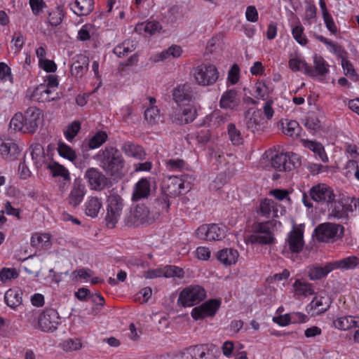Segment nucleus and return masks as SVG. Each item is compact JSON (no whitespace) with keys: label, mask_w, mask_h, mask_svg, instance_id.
Segmentation results:
<instances>
[{"label":"nucleus","mask_w":359,"mask_h":359,"mask_svg":"<svg viewBox=\"0 0 359 359\" xmlns=\"http://www.w3.org/2000/svg\"><path fill=\"white\" fill-rule=\"evenodd\" d=\"M100 167L114 180H121L124 176L126 161L120 151L114 147H106L97 155Z\"/></svg>","instance_id":"f257e3e1"},{"label":"nucleus","mask_w":359,"mask_h":359,"mask_svg":"<svg viewBox=\"0 0 359 359\" xmlns=\"http://www.w3.org/2000/svg\"><path fill=\"white\" fill-rule=\"evenodd\" d=\"M158 217L157 212H151L144 204H137L130 209L126 219V223L129 226L149 225L154 222Z\"/></svg>","instance_id":"f03ea898"},{"label":"nucleus","mask_w":359,"mask_h":359,"mask_svg":"<svg viewBox=\"0 0 359 359\" xmlns=\"http://www.w3.org/2000/svg\"><path fill=\"white\" fill-rule=\"evenodd\" d=\"M192 74L196 83L202 86L214 84L219 78L217 67L211 64H201L193 69Z\"/></svg>","instance_id":"7ed1b4c3"},{"label":"nucleus","mask_w":359,"mask_h":359,"mask_svg":"<svg viewBox=\"0 0 359 359\" xmlns=\"http://www.w3.org/2000/svg\"><path fill=\"white\" fill-rule=\"evenodd\" d=\"M172 95L173 100L181 107L194 102L198 97V91L194 84L186 82L174 88Z\"/></svg>","instance_id":"20e7f679"},{"label":"nucleus","mask_w":359,"mask_h":359,"mask_svg":"<svg viewBox=\"0 0 359 359\" xmlns=\"http://www.w3.org/2000/svg\"><path fill=\"white\" fill-rule=\"evenodd\" d=\"M123 200L117 194H111L107 198V208L105 220L109 228L115 227L123 208Z\"/></svg>","instance_id":"39448f33"},{"label":"nucleus","mask_w":359,"mask_h":359,"mask_svg":"<svg viewBox=\"0 0 359 359\" xmlns=\"http://www.w3.org/2000/svg\"><path fill=\"white\" fill-rule=\"evenodd\" d=\"M315 232L318 241L329 242L342 238L344 228L339 224L326 222L318 225L315 229Z\"/></svg>","instance_id":"423d86ee"},{"label":"nucleus","mask_w":359,"mask_h":359,"mask_svg":"<svg viewBox=\"0 0 359 359\" xmlns=\"http://www.w3.org/2000/svg\"><path fill=\"white\" fill-rule=\"evenodd\" d=\"M206 297V292L200 285H190L183 289L179 296L178 303L184 307L198 304Z\"/></svg>","instance_id":"0eeeda50"},{"label":"nucleus","mask_w":359,"mask_h":359,"mask_svg":"<svg viewBox=\"0 0 359 359\" xmlns=\"http://www.w3.org/2000/svg\"><path fill=\"white\" fill-rule=\"evenodd\" d=\"M313 36L318 41L323 43L327 46H330L332 48V51L341 59V65L344 70L346 72V74H349L351 76L355 75V70L353 65L346 60L348 53L340 44L334 43L322 35L314 34Z\"/></svg>","instance_id":"6e6552de"},{"label":"nucleus","mask_w":359,"mask_h":359,"mask_svg":"<svg viewBox=\"0 0 359 359\" xmlns=\"http://www.w3.org/2000/svg\"><path fill=\"white\" fill-rule=\"evenodd\" d=\"M183 109L172 108L169 112V119L179 125L187 124L195 120L197 116V110L194 105L187 104Z\"/></svg>","instance_id":"1a4fd4ad"},{"label":"nucleus","mask_w":359,"mask_h":359,"mask_svg":"<svg viewBox=\"0 0 359 359\" xmlns=\"http://www.w3.org/2000/svg\"><path fill=\"white\" fill-rule=\"evenodd\" d=\"M60 323V318L55 309H46L39 316L38 325L43 332H53L55 331Z\"/></svg>","instance_id":"9d476101"},{"label":"nucleus","mask_w":359,"mask_h":359,"mask_svg":"<svg viewBox=\"0 0 359 359\" xmlns=\"http://www.w3.org/2000/svg\"><path fill=\"white\" fill-rule=\"evenodd\" d=\"M84 177L87 180L91 189L102 191L111 184L108 177L99 169L90 168L85 172Z\"/></svg>","instance_id":"9b49d317"},{"label":"nucleus","mask_w":359,"mask_h":359,"mask_svg":"<svg viewBox=\"0 0 359 359\" xmlns=\"http://www.w3.org/2000/svg\"><path fill=\"white\" fill-rule=\"evenodd\" d=\"M221 302L213 299L205 302L199 306L192 309L191 314L195 320L205 318L209 316H214L219 309Z\"/></svg>","instance_id":"f8f14e48"},{"label":"nucleus","mask_w":359,"mask_h":359,"mask_svg":"<svg viewBox=\"0 0 359 359\" xmlns=\"http://www.w3.org/2000/svg\"><path fill=\"white\" fill-rule=\"evenodd\" d=\"M312 200L320 203H328L335 198L332 189L325 184H318L312 187L309 191Z\"/></svg>","instance_id":"ddd939ff"},{"label":"nucleus","mask_w":359,"mask_h":359,"mask_svg":"<svg viewBox=\"0 0 359 359\" xmlns=\"http://www.w3.org/2000/svg\"><path fill=\"white\" fill-rule=\"evenodd\" d=\"M304 235L300 229L294 228L288 234L285 241L284 250L290 251L292 253H299L304 248Z\"/></svg>","instance_id":"4468645a"},{"label":"nucleus","mask_w":359,"mask_h":359,"mask_svg":"<svg viewBox=\"0 0 359 359\" xmlns=\"http://www.w3.org/2000/svg\"><path fill=\"white\" fill-rule=\"evenodd\" d=\"M23 118H25L24 128H25V132L28 133H34L41 123L40 110L34 107H29L25 111Z\"/></svg>","instance_id":"2eb2a0df"},{"label":"nucleus","mask_w":359,"mask_h":359,"mask_svg":"<svg viewBox=\"0 0 359 359\" xmlns=\"http://www.w3.org/2000/svg\"><path fill=\"white\" fill-rule=\"evenodd\" d=\"M246 128L252 133L259 132L264 128L265 122L260 110L248 111L245 115Z\"/></svg>","instance_id":"dca6fc26"},{"label":"nucleus","mask_w":359,"mask_h":359,"mask_svg":"<svg viewBox=\"0 0 359 359\" xmlns=\"http://www.w3.org/2000/svg\"><path fill=\"white\" fill-rule=\"evenodd\" d=\"M184 184L182 179L172 176L164 182L163 193L169 197H176L182 193Z\"/></svg>","instance_id":"f3484780"},{"label":"nucleus","mask_w":359,"mask_h":359,"mask_svg":"<svg viewBox=\"0 0 359 359\" xmlns=\"http://www.w3.org/2000/svg\"><path fill=\"white\" fill-rule=\"evenodd\" d=\"M85 195V186L80 179H76L67 198L68 203L73 207L78 206Z\"/></svg>","instance_id":"a211bd4d"},{"label":"nucleus","mask_w":359,"mask_h":359,"mask_svg":"<svg viewBox=\"0 0 359 359\" xmlns=\"http://www.w3.org/2000/svg\"><path fill=\"white\" fill-rule=\"evenodd\" d=\"M46 168L50 171L53 177H60L62 178V182L60 184V189H65V187H67L70 182V175L68 170L57 162L48 163Z\"/></svg>","instance_id":"6ab92c4d"},{"label":"nucleus","mask_w":359,"mask_h":359,"mask_svg":"<svg viewBox=\"0 0 359 359\" xmlns=\"http://www.w3.org/2000/svg\"><path fill=\"white\" fill-rule=\"evenodd\" d=\"M314 67L308 65L306 74L309 76H323L329 72V65L321 55L315 54L313 56Z\"/></svg>","instance_id":"aec40b11"},{"label":"nucleus","mask_w":359,"mask_h":359,"mask_svg":"<svg viewBox=\"0 0 359 359\" xmlns=\"http://www.w3.org/2000/svg\"><path fill=\"white\" fill-rule=\"evenodd\" d=\"M73 60L71 73L76 78H81L88 69L89 58L83 54H79Z\"/></svg>","instance_id":"412c9836"},{"label":"nucleus","mask_w":359,"mask_h":359,"mask_svg":"<svg viewBox=\"0 0 359 359\" xmlns=\"http://www.w3.org/2000/svg\"><path fill=\"white\" fill-rule=\"evenodd\" d=\"M20 149L12 140H0V154L5 158L12 161L17 158Z\"/></svg>","instance_id":"4be33fe9"},{"label":"nucleus","mask_w":359,"mask_h":359,"mask_svg":"<svg viewBox=\"0 0 359 359\" xmlns=\"http://www.w3.org/2000/svg\"><path fill=\"white\" fill-rule=\"evenodd\" d=\"M121 151L128 156L133 157L140 161L146 158V153L144 149L135 143L128 141L121 147Z\"/></svg>","instance_id":"5701e85b"},{"label":"nucleus","mask_w":359,"mask_h":359,"mask_svg":"<svg viewBox=\"0 0 359 359\" xmlns=\"http://www.w3.org/2000/svg\"><path fill=\"white\" fill-rule=\"evenodd\" d=\"M151 192L150 182L147 178L140 179L135 184L132 195V200L137 201L142 198H147Z\"/></svg>","instance_id":"b1692460"},{"label":"nucleus","mask_w":359,"mask_h":359,"mask_svg":"<svg viewBox=\"0 0 359 359\" xmlns=\"http://www.w3.org/2000/svg\"><path fill=\"white\" fill-rule=\"evenodd\" d=\"M238 92L234 89L226 90L221 97L219 105L222 109H234L239 105Z\"/></svg>","instance_id":"393cba45"},{"label":"nucleus","mask_w":359,"mask_h":359,"mask_svg":"<svg viewBox=\"0 0 359 359\" xmlns=\"http://www.w3.org/2000/svg\"><path fill=\"white\" fill-rule=\"evenodd\" d=\"M334 269L332 262H327L325 266L313 265L307 268L309 278L312 280H320L325 277Z\"/></svg>","instance_id":"a878e982"},{"label":"nucleus","mask_w":359,"mask_h":359,"mask_svg":"<svg viewBox=\"0 0 359 359\" xmlns=\"http://www.w3.org/2000/svg\"><path fill=\"white\" fill-rule=\"evenodd\" d=\"M32 97L39 102H47L55 100L57 97L53 92L45 84H40L34 90Z\"/></svg>","instance_id":"bb28decb"},{"label":"nucleus","mask_w":359,"mask_h":359,"mask_svg":"<svg viewBox=\"0 0 359 359\" xmlns=\"http://www.w3.org/2000/svg\"><path fill=\"white\" fill-rule=\"evenodd\" d=\"M277 203L272 199L264 198L260 201L259 208L257 210L258 215L266 218H269L271 212H273V217H278Z\"/></svg>","instance_id":"cd10ccee"},{"label":"nucleus","mask_w":359,"mask_h":359,"mask_svg":"<svg viewBox=\"0 0 359 359\" xmlns=\"http://www.w3.org/2000/svg\"><path fill=\"white\" fill-rule=\"evenodd\" d=\"M102 208V199L97 196L90 197L85 203V213L92 218L97 217Z\"/></svg>","instance_id":"c85d7f7f"},{"label":"nucleus","mask_w":359,"mask_h":359,"mask_svg":"<svg viewBox=\"0 0 359 359\" xmlns=\"http://www.w3.org/2000/svg\"><path fill=\"white\" fill-rule=\"evenodd\" d=\"M217 257L224 264L231 265L237 262L238 252L232 248H225L217 252Z\"/></svg>","instance_id":"c756f323"},{"label":"nucleus","mask_w":359,"mask_h":359,"mask_svg":"<svg viewBox=\"0 0 359 359\" xmlns=\"http://www.w3.org/2000/svg\"><path fill=\"white\" fill-rule=\"evenodd\" d=\"M327 205H330V217H333L336 219L347 217L346 210L345 209V206L342 202L336 201L334 198V200L332 202L328 203Z\"/></svg>","instance_id":"7c9ffc66"},{"label":"nucleus","mask_w":359,"mask_h":359,"mask_svg":"<svg viewBox=\"0 0 359 359\" xmlns=\"http://www.w3.org/2000/svg\"><path fill=\"white\" fill-rule=\"evenodd\" d=\"M182 50L180 46L172 45L167 50L153 56L151 60L154 62H158L169 58L170 56L172 57H178L181 55Z\"/></svg>","instance_id":"2f4dec72"},{"label":"nucleus","mask_w":359,"mask_h":359,"mask_svg":"<svg viewBox=\"0 0 359 359\" xmlns=\"http://www.w3.org/2000/svg\"><path fill=\"white\" fill-rule=\"evenodd\" d=\"M332 263L334 269L346 270L353 269L359 265V259L355 256H350Z\"/></svg>","instance_id":"473e14b6"},{"label":"nucleus","mask_w":359,"mask_h":359,"mask_svg":"<svg viewBox=\"0 0 359 359\" xmlns=\"http://www.w3.org/2000/svg\"><path fill=\"white\" fill-rule=\"evenodd\" d=\"M31 156L37 168H41L45 161V154L41 144L36 143L31 146Z\"/></svg>","instance_id":"72a5a7b5"},{"label":"nucleus","mask_w":359,"mask_h":359,"mask_svg":"<svg viewBox=\"0 0 359 359\" xmlns=\"http://www.w3.org/2000/svg\"><path fill=\"white\" fill-rule=\"evenodd\" d=\"M4 299L8 306L15 308L22 303V292L10 289L5 293Z\"/></svg>","instance_id":"f704fd0d"},{"label":"nucleus","mask_w":359,"mask_h":359,"mask_svg":"<svg viewBox=\"0 0 359 359\" xmlns=\"http://www.w3.org/2000/svg\"><path fill=\"white\" fill-rule=\"evenodd\" d=\"M76 10L74 13L79 16L88 15L93 9V0H76Z\"/></svg>","instance_id":"c9c22d12"},{"label":"nucleus","mask_w":359,"mask_h":359,"mask_svg":"<svg viewBox=\"0 0 359 359\" xmlns=\"http://www.w3.org/2000/svg\"><path fill=\"white\" fill-rule=\"evenodd\" d=\"M304 147L317 154L323 162L328 161V157L324 147L320 142L308 140L305 142Z\"/></svg>","instance_id":"e433bc0d"},{"label":"nucleus","mask_w":359,"mask_h":359,"mask_svg":"<svg viewBox=\"0 0 359 359\" xmlns=\"http://www.w3.org/2000/svg\"><path fill=\"white\" fill-rule=\"evenodd\" d=\"M287 159L286 153L277 154L271 158V166L278 171H288Z\"/></svg>","instance_id":"4c0bfd02"},{"label":"nucleus","mask_w":359,"mask_h":359,"mask_svg":"<svg viewBox=\"0 0 359 359\" xmlns=\"http://www.w3.org/2000/svg\"><path fill=\"white\" fill-rule=\"evenodd\" d=\"M228 135L230 141L233 145H241L243 142L241 133L233 123H229L227 126Z\"/></svg>","instance_id":"58836bf2"},{"label":"nucleus","mask_w":359,"mask_h":359,"mask_svg":"<svg viewBox=\"0 0 359 359\" xmlns=\"http://www.w3.org/2000/svg\"><path fill=\"white\" fill-rule=\"evenodd\" d=\"M135 49V46L133 41L126 40L121 44L116 46L114 49V53L119 57L125 56L128 53L133 52Z\"/></svg>","instance_id":"ea45409f"},{"label":"nucleus","mask_w":359,"mask_h":359,"mask_svg":"<svg viewBox=\"0 0 359 359\" xmlns=\"http://www.w3.org/2000/svg\"><path fill=\"white\" fill-rule=\"evenodd\" d=\"M334 326L341 330H347L355 327L356 322L351 316H345L336 319L333 322Z\"/></svg>","instance_id":"a19ab883"},{"label":"nucleus","mask_w":359,"mask_h":359,"mask_svg":"<svg viewBox=\"0 0 359 359\" xmlns=\"http://www.w3.org/2000/svg\"><path fill=\"white\" fill-rule=\"evenodd\" d=\"M330 301L323 297H315L310 303L311 309L317 310V313H322L327 311L330 307Z\"/></svg>","instance_id":"79ce46f5"},{"label":"nucleus","mask_w":359,"mask_h":359,"mask_svg":"<svg viewBox=\"0 0 359 359\" xmlns=\"http://www.w3.org/2000/svg\"><path fill=\"white\" fill-rule=\"evenodd\" d=\"M293 286L298 295L308 296L313 294L314 292L311 284L302 282L300 280H296Z\"/></svg>","instance_id":"37998d69"},{"label":"nucleus","mask_w":359,"mask_h":359,"mask_svg":"<svg viewBox=\"0 0 359 359\" xmlns=\"http://www.w3.org/2000/svg\"><path fill=\"white\" fill-rule=\"evenodd\" d=\"M57 151L60 156L72 162H74L77 156L75 151L64 142H60L58 144Z\"/></svg>","instance_id":"c03bdc74"},{"label":"nucleus","mask_w":359,"mask_h":359,"mask_svg":"<svg viewBox=\"0 0 359 359\" xmlns=\"http://www.w3.org/2000/svg\"><path fill=\"white\" fill-rule=\"evenodd\" d=\"M160 110L156 106H151L144 111V119L150 125H155L160 121Z\"/></svg>","instance_id":"a18cd8bd"},{"label":"nucleus","mask_w":359,"mask_h":359,"mask_svg":"<svg viewBox=\"0 0 359 359\" xmlns=\"http://www.w3.org/2000/svg\"><path fill=\"white\" fill-rule=\"evenodd\" d=\"M107 138L106 132L98 131L88 140V147L90 149L98 148L107 140Z\"/></svg>","instance_id":"49530a36"},{"label":"nucleus","mask_w":359,"mask_h":359,"mask_svg":"<svg viewBox=\"0 0 359 359\" xmlns=\"http://www.w3.org/2000/svg\"><path fill=\"white\" fill-rule=\"evenodd\" d=\"M224 230L217 224L208 225V241H220L224 238Z\"/></svg>","instance_id":"de8ad7c7"},{"label":"nucleus","mask_w":359,"mask_h":359,"mask_svg":"<svg viewBox=\"0 0 359 359\" xmlns=\"http://www.w3.org/2000/svg\"><path fill=\"white\" fill-rule=\"evenodd\" d=\"M252 243H257L262 245L271 244L274 241L272 233H253L250 236Z\"/></svg>","instance_id":"09e8293b"},{"label":"nucleus","mask_w":359,"mask_h":359,"mask_svg":"<svg viewBox=\"0 0 359 359\" xmlns=\"http://www.w3.org/2000/svg\"><path fill=\"white\" fill-rule=\"evenodd\" d=\"M24 121L25 118H23V114L22 113L15 114L10 121V128L15 131L26 133L25 128H24Z\"/></svg>","instance_id":"8fccbe9b"},{"label":"nucleus","mask_w":359,"mask_h":359,"mask_svg":"<svg viewBox=\"0 0 359 359\" xmlns=\"http://www.w3.org/2000/svg\"><path fill=\"white\" fill-rule=\"evenodd\" d=\"M61 346L65 351H76L81 348L82 344L79 339H68L61 344Z\"/></svg>","instance_id":"3c124183"},{"label":"nucleus","mask_w":359,"mask_h":359,"mask_svg":"<svg viewBox=\"0 0 359 359\" xmlns=\"http://www.w3.org/2000/svg\"><path fill=\"white\" fill-rule=\"evenodd\" d=\"M316 12L317 8L313 4L306 3L304 18V24L311 25L312 20L316 18Z\"/></svg>","instance_id":"603ef678"},{"label":"nucleus","mask_w":359,"mask_h":359,"mask_svg":"<svg viewBox=\"0 0 359 359\" xmlns=\"http://www.w3.org/2000/svg\"><path fill=\"white\" fill-rule=\"evenodd\" d=\"M299 130V123L296 121H290L283 127V133L290 137H298Z\"/></svg>","instance_id":"864d4df0"},{"label":"nucleus","mask_w":359,"mask_h":359,"mask_svg":"<svg viewBox=\"0 0 359 359\" xmlns=\"http://www.w3.org/2000/svg\"><path fill=\"white\" fill-rule=\"evenodd\" d=\"M308 65L305 61L299 58H291L289 60V67L294 72L304 71V73L306 74Z\"/></svg>","instance_id":"5fc2aeb1"},{"label":"nucleus","mask_w":359,"mask_h":359,"mask_svg":"<svg viewBox=\"0 0 359 359\" xmlns=\"http://www.w3.org/2000/svg\"><path fill=\"white\" fill-rule=\"evenodd\" d=\"M81 129V123L79 121H74L67 126L65 132V137L67 140H72L79 132Z\"/></svg>","instance_id":"6e6d98bb"},{"label":"nucleus","mask_w":359,"mask_h":359,"mask_svg":"<svg viewBox=\"0 0 359 359\" xmlns=\"http://www.w3.org/2000/svg\"><path fill=\"white\" fill-rule=\"evenodd\" d=\"M184 271L182 268L175 266H167L163 271V276L166 278L170 277H184Z\"/></svg>","instance_id":"4d7b16f0"},{"label":"nucleus","mask_w":359,"mask_h":359,"mask_svg":"<svg viewBox=\"0 0 359 359\" xmlns=\"http://www.w3.org/2000/svg\"><path fill=\"white\" fill-rule=\"evenodd\" d=\"M64 17L62 10L60 8H57L55 11L49 13L48 21L52 26L59 25Z\"/></svg>","instance_id":"13d9d810"},{"label":"nucleus","mask_w":359,"mask_h":359,"mask_svg":"<svg viewBox=\"0 0 359 359\" xmlns=\"http://www.w3.org/2000/svg\"><path fill=\"white\" fill-rule=\"evenodd\" d=\"M18 276V273L14 268H4L0 271V280L4 283L8 280L16 278Z\"/></svg>","instance_id":"bf43d9fd"},{"label":"nucleus","mask_w":359,"mask_h":359,"mask_svg":"<svg viewBox=\"0 0 359 359\" xmlns=\"http://www.w3.org/2000/svg\"><path fill=\"white\" fill-rule=\"evenodd\" d=\"M292 34L294 39L301 45H306L307 39L304 34V28L302 25H297L292 29Z\"/></svg>","instance_id":"052dcab7"},{"label":"nucleus","mask_w":359,"mask_h":359,"mask_svg":"<svg viewBox=\"0 0 359 359\" xmlns=\"http://www.w3.org/2000/svg\"><path fill=\"white\" fill-rule=\"evenodd\" d=\"M304 125L309 130L313 131V133L320 130L321 127L320 120L315 116H310L306 118L305 119Z\"/></svg>","instance_id":"680f3d73"},{"label":"nucleus","mask_w":359,"mask_h":359,"mask_svg":"<svg viewBox=\"0 0 359 359\" xmlns=\"http://www.w3.org/2000/svg\"><path fill=\"white\" fill-rule=\"evenodd\" d=\"M169 196H166L164 193L162 196H159L155 200V203L158 207V212L157 213L159 214L161 211L167 212L170 207V201L168 199Z\"/></svg>","instance_id":"e2e57ef3"},{"label":"nucleus","mask_w":359,"mask_h":359,"mask_svg":"<svg viewBox=\"0 0 359 359\" xmlns=\"http://www.w3.org/2000/svg\"><path fill=\"white\" fill-rule=\"evenodd\" d=\"M92 302L95 304L93 309L95 314H97L104 304V299L100 293H95L90 296Z\"/></svg>","instance_id":"0e129e2a"},{"label":"nucleus","mask_w":359,"mask_h":359,"mask_svg":"<svg viewBox=\"0 0 359 359\" xmlns=\"http://www.w3.org/2000/svg\"><path fill=\"white\" fill-rule=\"evenodd\" d=\"M168 169L172 171L181 170L185 165V162L182 159H170L165 162Z\"/></svg>","instance_id":"69168bd1"},{"label":"nucleus","mask_w":359,"mask_h":359,"mask_svg":"<svg viewBox=\"0 0 359 359\" xmlns=\"http://www.w3.org/2000/svg\"><path fill=\"white\" fill-rule=\"evenodd\" d=\"M0 79L4 81L13 79L11 68L4 62H0Z\"/></svg>","instance_id":"338daca9"},{"label":"nucleus","mask_w":359,"mask_h":359,"mask_svg":"<svg viewBox=\"0 0 359 359\" xmlns=\"http://www.w3.org/2000/svg\"><path fill=\"white\" fill-rule=\"evenodd\" d=\"M323 18L327 29L330 32L331 34H336L338 32V29L334 22L332 15L329 13L323 15Z\"/></svg>","instance_id":"774afa93"}]
</instances>
